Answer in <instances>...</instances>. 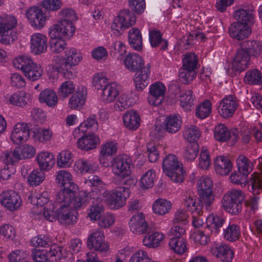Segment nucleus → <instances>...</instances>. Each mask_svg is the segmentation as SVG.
Masks as SVG:
<instances>
[{"instance_id": "obj_47", "label": "nucleus", "mask_w": 262, "mask_h": 262, "mask_svg": "<svg viewBox=\"0 0 262 262\" xmlns=\"http://www.w3.org/2000/svg\"><path fill=\"white\" fill-rule=\"evenodd\" d=\"M194 97L191 90H185L180 92V101L182 106L186 110H190L192 105L193 104Z\"/></svg>"}, {"instance_id": "obj_2", "label": "nucleus", "mask_w": 262, "mask_h": 262, "mask_svg": "<svg viewBox=\"0 0 262 262\" xmlns=\"http://www.w3.org/2000/svg\"><path fill=\"white\" fill-rule=\"evenodd\" d=\"M31 257L35 262H47L49 260H61V262H74L73 254L57 245H52L47 250H32Z\"/></svg>"}, {"instance_id": "obj_39", "label": "nucleus", "mask_w": 262, "mask_h": 262, "mask_svg": "<svg viewBox=\"0 0 262 262\" xmlns=\"http://www.w3.org/2000/svg\"><path fill=\"white\" fill-rule=\"evenodd\" d=\"M171 207L170 202L165 199H159L154 202L152 210L156 214L162 215L169 212Z\"/></svg>"}, {"instance_id": "obj_51", "label": "nucleus", "mask_w": 262, "mask_h": 262, "mask_svg": "<svg viewBox=\"0 0 262 262\" xmlns=\"http://www.w3.org/2000/svg\"><path fill=\"white\" fill-rule=\"evenodd\" d=\"M169 246L174 252L181 254L187 250L186 240L184 238L170 239Z\"/></svg>"}, {"instance_id": "obj_28", "label": "nucleus", "mask_w": 262, "mask_h": 262, "mask_svg": "<svg viewBox=\"0 0 262 262\" xmlns=\"http://www.w3.org/2000/svg\"><path fill=\"white\" fill-rule=\"evenodd\" d=\"M119 94V86L115 83H111L105 88H103L100 93V96L103 102L108 103L114 101Z\"/></svg>"}, {"instance_id": "obj_62", "label": "nucleus", "mask_w": 262, "mask_h": 262, "mask_svg": "<svg viewBox=\"0 0 262 262\" xmlns=\"http://www.w3.org/2000/svg\"><path fill=\"white\" fill-rule=\"evenodd\" d=\"M132 105V102L129 100L126 94L121 95L118 99L114 108L116 111H122L129 107Z\"/></svg>"}, {"instance_id": "obj_15", "label": "nucleus", "mask_w": 262, "mask_h": 262, "mask_svg": "<svg viewBox=\"0 0 262 262\" xmlns=\"http://www.w3.org/2000/svg\"><path fill=\"white\" fill-rule=\"evenodd\" d=\"M214 137L220 142H224L230 139L233 145L238 140V132L236 129L230 131L224 124H219L214 129Z\"/></svg>"}, {"instance_id": "obj_5", "label": "nucleus", "mask_w": 262, "mask_h": 262, "mask_svg": "<svg viewBox=\"0 0 262 262\" xmlns=\"http://www.w3.org/2000/svg\"><path fill=\"white\" fill-rule=\"evenodd\" d=\"M65 53L66 57L61 61L57 69L66 78L71 79L76 75L74 66L81 61L82 57L80 52L74 48L70 49Z\"/></svg>"}, {"instance_id": "obj_11", "label": "nucleus", "mask_w": 262, "mask_h": 262, "mask_svg": "<svg viewBox=\"0 0 262 262\" xmlns=\"http://www.w3.org/2000/svg\"><path fill=\"white\" fill-rule=\"evenodd\" d=\"M73 198H70L69 201L64 199L61 202H58L56 198L55 205L56 207L59 206L57 209V220L62 224L71 225L76 222L77 217L70 211V205Z\"/></svg>"}, {"instance_id": "obj_54", "label": "nucleus", "mask_w": 262, "mask_h": 262, "mask_svg": "<svg viewBox=\"0 0 262 262\" xmlns=\"http://www.w3.org/2000/svg\"><path fill=\"white\" fill-rule=\"evenodd\" d=\"M45 177L43 170L36 169L33 170L29 175L28 181L30 185L36 186L43 181Z\"/></svg>"}, {"instance_id": "obj_3", "label": "nucleus", "mask_w": 262, "mask_h": 262, "mask_svg": "<svg viewBox=\"0 0 262 262\" xmlns=\"http://www.w3.org/2000/svg\"><path fill=\"white\" fill-rule=\"evenodd\" d=\"M56 182L58 186L63 188L56 195L57 202H61L64 199L69 201L70 198L74 196L78 186L74 183L73 177L69 172L64 170L58 171L56 173Z\"/></svg>"}, {"instance_id": "obj_23", "label": "nucleus", "mask_w": 262, "mask_h": 262, "mask_svg": "<svg viewBox=\"0 0 262 262\" xmlns=\"http://www.w3.org/2000/svg\"><path fill=\"white\" fill-rule=\"evenodd\" d=\"M47 38L40 33H35L31 36V48L32 52L36 55L46 52L47 49Z\"/></svg>"}, {"instance_id": "obj_61", "label": "nucleus", "mask_w": 262, "mask_h": 262, "mask_svg": "<svg viewBox=\"0 0 262 262\" xmlns=\"http://www.w3.org/2000/svg\"><path fill=\"white\" fill-rule=\"evenodd\" d=\"M211 160L208 150L203 147L199 157V167L202 169H207L210 166Z\"/></svg>"}, {"instance_id": "obj_55", "label": "nucleus", "mask_w": 262, "mask_h": 262, "mask_svg": "<svg viewBox=\"0 0 262 262\" xmlns=\"http://www.w3.org/2000/svg\"><path fill=\"white\" fill-rule=\"evenodd\" d=\"M73 162L72 154L69 150H63L57 156V164L60 167H68Z\"/></svg>"}, {"instance_id": "obj_43", "label": "nucleus", "mask_w": 262, "mask_h": 262, "mask_svg": "<svg viewBox=\"0 0 262 262\" xmlns=\"http://www.w3.org/2000/svg\"><path fill=\"white\" fill-rule=\"evenodd\" d=\"M251 186V191L253 195H257L262 191V174L258 172L253 173L249 180Z\"/></svg>"}, {"instance_id": "obj_9", "label": "nucleus", "mask_w": 262, "mask_h": 262, "mask_svg": "<svg viewBox=\"0 0 262 262\" xmlns=\"http://www.w3.org/2000/svg\"><path fill=\"white\" fill-rule=\"evenodd\" d=\"M130 195L129 189L125 187H117L108 193L106 202L112 209H118L124 206Z\"/></svg>"}, {"instance_id": "obj_7", "label": "nucleus", "mask_w": 262, "mask_h": 262, "mask_svg": "<svg viewBox=\"0 0 262 262\" xmlns=\"http://www.w3.org/2000/svg\"><path fill=\"white\" fill-rule=\"evenodd\" d=\"M112 170L114 174L124 179L129 177L133 167L131 158L127 155H118L111 161Z\"/></svg>"}, {"instance_id": "obj_1", "label": "nucleus", "mask_w": 262, "mask_h": 262, "mask_svg": "<svg viewBox=\"0 0 262 262\" xmlns=\"http://www.w3.org/2000/svg\"><path fill=\"white\" fill-rule=\"evenodd\" d=\"M125 67L131 72L136 71L134 82L136 90L143 91L149 83L151 66H144V61L138 54H129L124 60Z\"/></svg>"}, {"instance_id": "obj_24", "label": "nucleus", "mask_w": 262, "mask_h": 262, "mask_svg": "<svg viewBox=\"0 0 262 262\" xmlns=\"http://www.w3.org/2000/svg\"><path fill=\"white\" fill-rule=\"evenodd\" d=\"M99 142V137L92 134L80 137L77 142V145L79 148L88 151L95 148Z\"/></svg>"}, {"instance_id": "obj_12", "label": "nucleus", "mask_w": 262, "mask_h": 262, "mask_svg": "<svg viewBox=\"0 0 262 262\" xmlns=\"http://www.w3.org/2000/svg\"><path fill=\"white\" fill-rule=\"evenodd\" d=\"M75 31L73 22L62 19L51 27L49 35L51 37H70Z\"/></svg>"}, {"instance_id": "obj_22", "label": "nucleus", "mask_w": 262, "mask_h": 262, "mask_svg": "<svg viewBox=\"0 0 262 262\" xmlns=\"http://www.w3.org/2000/svg\"><path fill=\"white\" fill-rule=\"evenodd\" d=\"M229 33L231 37L237 40H243L251 33L250 26L239 22H235L229 27Z\"/></svg>"}, {"instance_id": "obj_26", "label": "nucleus", "mask_w": 262, "mask_h": 262, "mask_svg": "<svg viewBox=\"0 0 262 262\" xmlns=\"http://www.w3.org/2000/svg\"><path fill=\"white\" fill-rule=\"evenodd\" d=\"M241 48L248 53L249 56H259L262 52V42L255 40H245L242 42Z\"/></svg>"}, {"instance_id": "obj_20", "label": "nucleus", "mask_w": 262, "mask_h": 262, "mask_svg": "<svg viewBox=\"0 0 262 262\" xmlns=\"http://www.w3.org/2000/svg\"><path fill=\"white\" fill-rule=\"evenodd\" d=\"M250 56L242 48L237 50L232 63V69L241 73L245 71L250 64Z\"/></svg>"}, {"instance_id": "obj_10", "label": "nucleus", "mask_w": 262, "mask_h": 262, "mask_svg": "<svg viewBox=\"0 0 262 262\" xmlns=\"http://www.w3.org/2000/svg\"><path fill=\"white\" fill-rule=\"evenodd\" d=\"M213 183L208 178H201L197 183V190L201 201L207 210L210 209L211 204L214 200L212 193Z\"/></svg>"}, {"instance_id": "obj_57", "label": "nucleus", "mask_w": 262, "mask_h": 262, "mask_svg": "<svg viewBox=\"0 0 262 262\" xmlns=\"http://www.w3.org/2000/svg\"><path fill=\"white\" fill-rule=\"evenodd\" d=\"M76 192L74 193V196L71 200L70 205L73 204L71 208H74L75 209H79L85 206L88 197V193L85 191H81L79 193L76 195Z\"/></svg>"}, {"instance_id": "obj_35", "label": "nucleus", "mask_w": 262, "mask_h": 262, "mask_svg": "<svg viewBox=\"0 0 262 262\" xmlns=\"http://www.w3.org/2000/svg\"><path fill=\"white\" fill-rule=\"evenodd\" d=\"M164 238L162 233L154 232L152 233H147L143 239L142 242L144 246L149 248H155L160 246Z\"/></svg>"}, {"instance_id": "obj_48", "label": "nucleus", "mask_w": 262, "mask_h": 262, "mask_svg": "<svg viewBox=\"0 0 262 262\" xmlns=\"http://www.w3.org/2000/svg\"><path fill=\"white\" fill-rule=\"evenodd\" d=\"M244 80L249 84H260L262 83V74L257 69L250 70L247 72Z\"/></svg>"}, {"instance_id": "obj_53", "label": "nucleus", "mask_w": 262, "mask_h": 262, "mask_svg": "<svg viewBox=\"0 0 262 262\" xmlns=\"http://www.w3.org/2000/svg\"><path fill=\"white\" fill-rule=\"evenodd\" d=\"M118 16L124 23L127 28L133 26L136 21V17L134 13L130 12L129 9H125L121 10Z\"/></svg>"}, {"instance_id": "obj_14", "label": "nucleus", "mask_w": 262, "mask_h": 262, "mask_svg": "<svg viewBox=\"0 0 262 262\" xmlns=\"http://www.w3.org/2000/svg\"><path fill=\"white\" fill-rule=\"evenodd\" d=\"M26 16L31 26L35 29H40L45 25V15L38 7H30L26 11Z\"/></svg>"}, {"instance_id": "obj_58", "label": "nucleus", "mask_w": 262, "mask_h": 262, "mask_svg": "<svg viewBox=\"0 0 262 262\" xmlns=\"http://www.w3.org/2000/svg\"><path fill=\"white\" fill-rule=\"evenodd\" d=\"M62 37H51L50 40V49L52 53L58 54L64 50L66 42Z\"/></svg>"}, {"instance_id": "obj_21", "label": "nucleus", "mask_w": 262, "mask_h": 262, "mask_svg": "<svg viewBox=\"0 0 262 262\" xmlns=\"http://www.w3.org/2000/svg\"><path fill=\"white\" fill-rule=\"evenodd\" d=\"M130 231L135 234H144L146 232L148 225L145 220L142 213H139L133 215L129 222Z\"/></svg>"}, {"instance_id": "obj_45", "label": "nucleus", "mask_w": 262, "mask_h": 262, "mask_svg": "<svg viewBox=\"0 0 262 262\" xmlns=\"http://www.w3.org/2000/svg\"><path fill=\"white\" fill-rule=\"evenodd\" d=\"M76 165L81 173H93L99 169L96 163L85 159L79 160Z\"/></svg>"}, {"instance_id": "obj_25", "label": "nucleus", "mask_w": 262, "mask_h": 262, "mask_svg": "<svg viewBox=\"0 0 262 262\" xmlns=\"http://www.w3.org/2000/svg\"><path fill=\"white\" fill-rule=\"evenodd\" d=\"M214 168L217 173L221 176H227L232 170V164L227 158L219 156L214 160Z\"/></svg>"}, {"instance_id": "obj_56", "label": "nucleus", "mask_w": 262, "mask_h": 262, "mask_svg": "<svg viewBox=\"0 0 262 262\" xmlns=\"http://www.w3.org/2000/svg\"><path fill=\"white\" fill-rule=\"evenodd\" d=\"M155 173L152 170H149L143 175L140 180V186L143 189H148L154 186Z\"/></svg>"}, {"instance_id": "obj_64", "label": "nucleus", "mask_w": 262, "mask_h": 262, "mask_svg": "<svg viewBox=\"0 0 262 262\" xmlns=\"http://www.w3.org/2000/svg\"><path fill=\"white\" fill-rule=\"evenodd\" d=\"M129 262H153V260L146 251L139 250L132 255Z\"/></svg>"}, {"instance_id": "obj_8", "label": "nucleus", "mask_w": 262, "mask_h": 262, "mask_svg": "<svg viewBox=\"0 0 262 262\" xmlns=\"http://www.w3.org/2000/svg\"><path fill=\"white\" fill-rule=\"evenodd\" d=\"M17 21L13 16L2 17L0 23V40L5 44H10L17 39V34L11 30L16 27Z\"/></svg>"}, {"instance_id": "obj_40", "label": "nucleus", "mask_w": 262, "mask_h": 262, "mask_svg": "<svg viewBox=\"0 0 262 262\" xmlns=\"http://www.w3.org/2000/svg\"><path fill=\"white\" fill-rule=\"evenodd\" d=\"M244 195L241 190H232L226 193L222 200V206L234 203L239 200H244Z\"/></svg>"}, {"instance_id": "obj_42", "label": "nucleus", "mask_w": 262, "mask_h": 262, "mask_svg": "<svg viewBox=\"0 0 262 262\" xmlns=\"http://www.w3.org/2000/svg\"><path fill=\"white\" fill-rule=\"evenodd\" d=\"M184 205L192 213H196L198 215L202 214V208L204 203H202L201 198L197 202L194 200L192 196H189L184 200Z\"/></svg>"}, {"instance_id": "obj_4", "label": "nucleus", "mask_w": 262, "mask_h": 262, "mask_svg": "<svg viewBox=\"0 0 262 262\" xmlns=\"http://www.w3.org/2000/svg\"><path fill=\"white\" fill-rule=\"evenodd\" d=\"M13 64L15 68L21 70L25 76L32 81L38 80L43 74L41 66L27 56H18L14 59Z\"/></svg>"}, {"instance_id": "obj_31", "label": "nucleus", "mask_w": 262, "mask_h": 262, "mask_svg": "<svg viewBox=\"0 0 262 262\" xmlns=\"http://www.w3.org/2000/svg\"><path fill=\"white\" fill-rule=\"evenodd\" d=\"M125 126L129 129L135 130L140 125V118L138 114L134 111H130L123 116Z\"/></svg>"}, {"instance_id": "obj_63", "label": "nucleus", "mask_w": 262, "mask_h": 262, "mask_svg": "<svg viewBox=\"0 0 262 262\" xmlns=\"http://www.w3.org/2000/svg\"><path fill=\"white\" fill-rule=\"evenodd\" d=\"M75 85L71 81H67L62 83L59 88L58 95L60 97L65 98L75 91Z\"/></svg>"}, {"instance_id": "obj_32", "label": "nucleus", "mask_w": 262, "mask_h": 262, "mask_svg": "<svg viewBox=\"0 0 262 262\" xmlns=\"http://www.w3.org/2000/svg\"><path fill=\"white\" fill-rule=\"evenodd\" d=\"M149 41L152 47H159L161 50H165L168 47V41L162 38V33L158 30H151L149 33Z\"/></svg>"}, {"instance_id": "obj_29", "label": "nucleus", "mask_w": 262, "mask_h": 262, "mask_svg": "<svg viewBox=\"0 0 262 262\" xmlns=\"http://www.w3.org/2000/svg\"><path fill=\"white\" fill-rule=\"evenodd\" d=\"M36 159L39 168L43 170H49L55 164L54 156L48 152H41L38 154Z\"/></svg>"}, {"instance_id": "obj_16", "label": "nucleus", "mask_w": 262, "mask_h": 262, "mask_svg": "<svg viewBox=\"0 0 262 262\" xmlns=\"http://www.w3.org/2000/svg\"><path fill=\"white\" fill-rule=\"evenodd\" d=\"M0 202L8 210L14 211L20 206V197L13 190L4 191L0 194Z\"/></svg>"}, {"instance_id": "obj_13", "label": "nucleus", "mask_w": 262, "mask_h": 262, "mask_svg": "<svg viewBox=\"0 0 262 262\" xmlns=\"http://www.w3.org/2000/svg\"><path fill=\"white\" fill-rule=\"evenodd\" d=\"M104 236L101 230H97L91 233L88 238V247L101 253H105L108 251L109 246L104 241Z\"/></svg>"}, {"instance_id": "obj_19", "label": "nucleus", "mask_w": 262, "mask_h": 262, "mask_svg": "<svg viewBox=\"0 0 262 262\" xmlns=\"http://www.w3.org/2000/svg\"><path fill=\"white\" fill-rule=\"evenodd\" d=\"M237 103L236 99L232 95L225 97L220 103L218 112L224 118L231 117L234 114Z\"/></svg>"}, {"instance_id": "obj_30", "label": "nucleus", "mask_w": 262, "mask_h": 262, "mask_svg": "<svg viewBox=\"0 0 262 262\" xmlns=\"http://www.w3.org/2000/svg\"><path fill=\"white\" fill-rule=\"evenodd\" d=\"M207 228L211 232L217 233L225 223V220L222 216L211 214L206 219Z\"/></svg>"}, {"instance_id": "obj_38", "label": "nucleus", "mask_w": 262, "mask_h": 262, "mask_svg": "<svg viewBox=\"0 0 262 262\" xmlns=\"http://www.w3.org/2000/svg\"><path fill=\"white\" fill-rule=\"evenodd\" d=\"M224 237L229 242H235L241 236L239 227L235 224H230L224 230Z\"/></svg>"}, {"instance_id": "obj_6", "label": "nucleus", "mask_w": 262, "mask_h": 262, "mask_svg": "<svg viewBox=\"0 0 262 262\" xmlns=\"http://www.w3.org/2000/svg\"><path fill=\"white\" fill-rule=\"evenodd\" d=\"M163 172L174 183H182L184 179L185 171L180 166L177 158L173 154H169L163 160Z\"/></svg>"}, {"instance_id": "obj_60", "label": "nucleus", "mask_w": 262, "mask_h": 262, "mask_svg": "<svg viewBox=\"0 0 262 262\" xmlns=\"http://www.w3.org/2000/svg\"><path fill=\"white\" fill-rule=\"evenodd\" d=\"M200 136L201 133L198 127L192 125L187 126L184 133V137L190 143L191 142H196Z\"/></svg>"}, {"instance_id": "obj_46", "label": "nucleus", "mask_w": 262, "mask_h": 262, "mask_svg": "<svg viewBox=\"0 0 262 262\" xmlns=\"http://www.w3.org/2000/svg\"><path fill=\"white\" fill-rule=\"evenodd\" d=\"M85 93L77 92L71 97L69 100V107L73 110L81 109L85 103Z\"/></svg>"}, {"instance_id": "obj_44", "label": "nucleus", "mask_w": 262, "mask_h": 262, "mask_svg": "<svg viewBox=\"0 0 262 262\" xmlns=\"http://www.w3.org/2000/svg\"><path fill=\"white\" fill-rule=\"evenodd\" d=\"M237 165L240 174L247 177L252 171L251 161L245 156L240 155L237 159Z\"/></svg>"}, {"instance_id": "obj_59", "label": "nucleus", "mask_w": 262, "mask_h": 262, "mask_svg": "<svg viewBox=\"0 0 262 262\" xmlns=\"http://www.w3.org/2000/svg\"><path fill=\"white\" fill-rule=\"evenodd\" d=\"M91 128H93L95 129H97L98 128L96 116L95 115H91L84 122L81 123L79 126L78 129L79 131L84 133Z\"/></svg>"}, {"instance_id": "obj_52", "label": "nucleus", "mask_w": 262, "mask_h": 262, "mask_svg": "<svg viewBox=\"0 0 262 262\" xmlns=\"http://www.w3.org/2000/svg\"><path fill=\"white\" fill-rule=\"evenodd\" d=\"M1 159L3 162L8 164H14L15 162L20 160V155L18 154V149H15L13 151L7 150L3 152L1 156Z\"/></svg>"}, {"instance_id": "obj_33", "label": "nucleus", "mask_w": 262, "mask_h": 262, "mask_svg": "<svg viewBox=\"0 0 262 262\" xmlns=\"http://www.w3.org/2000/svg\"><path fill=\"white\" fill-rule=\"evenodd\" d=\"M234 17L236 22L248 26L253 24V11L249 9H240L235 11Z\"/></svg>"}, {"instance_id": "obj_17", "label": "nucleus", "mask_w": 262, "mask_h": 262, "mask_svg": "<svg viewBox=\"0 0 262 262\" xmlns=\"http://www.w3.org/2000/svg\"><path fill=\"white\" fill-rule=\"evenodd\" d=\"M165 91V85L161 82H156L151 84L148 97L149 104L153 106L160 105L164 100Z\"/></svg>"}, {"instance_id": "obj_18", "label": "nucleus", "mask_w": 262, "mask_h": 262, "mask_svg": "<svg viewBox=\"0 0 262 262\" xmlns=\"http://www.w3.org/2000/svg\"><path fill=\"white\" fill-rule=\"evenodd\" d=\"M30 134L29 126L25 123H18L14 126L10 137L14 143L19 144L26 142Z\"/></svg>"}, {"instance_id": "obj_41", "label": "nucleus", "mask_w": 262, "mask_h": 262, "mask_svg": "<svg viewBox=\"0 0 262 262\" xmlns=\"http://www.w3.org/2000/svg\"><path fill=\"white\" fill-rule=\"evenodd\" d=\"M183 66L182 68L194 71L198 69V59L193 53H187L183 55Z\"/></svg>"}, {"instance_id": "obj_27", "label": "nucleus", "mask_w": 262, "mask_h": 262, "mask_svg": "<svg viewBox=\"0 0 262 262\" xmlns=\"http://www.w3.org/2000/svg\"><path fill=\"white\" fill-rule=\"evenodd\" d=\"M212 254L219 258L223 262H230L234 256V252L226 245H221L212 248Z\"/></svg>"}, {"instance_id": "obj_50", "label": "nucleus", "mask_w": 262, "mask_h": 262, "mask_svg": "<svg viewBox=\"0 0 262 262\" xmlns=\"http://www.w3.org/2000/svg\"><path fill=\"white\" fill-rule=\"evenodd\" d=\"M199 150V145L196 142L189 143L185 148L183 157L187 161H192L196 158Z\"/></svg>"}, {"instance_id": "obj_49", "label": "nucleus", "mask_w": 262, "mask_h": 262, "mask_svg": "<svg viewBox=\"0 0 262 262\" xmlns=\"http://www.w3.org/2000/svg\"><path fill=\"white\" fill-rule=\"evenodd\" d=\"M211 113V103L209 100H205L197 106L195 110L196 116L204 119L208 117Z\"/></svg>"}, {"instance_id": "obj_34", "label": "nucleus", "mask_w": 262, "mask_h": 262, "mask_svg": "<svg viewBox=\"0 0 262 262\" xmlns=\"http://www.w3.org/2000/svg\"><path fill=\"white\" fill-rule=\"evenodd\" d=\"M182 121L179 115H170L166 118L164 122L165 130L169 133H175L181 128Z\"/></svg>"}, {"instance_id": "obj_37", "label": "nucleus", "mask_w": 262, "mask_h": 262, "mask_svg": "<svg viewBox=\"0 0 262 262\" xmlns=\"http://www.w3.org/2000/svg\"><path fill=\"white\" fill-rule=\"evenodd\" d=\"M128 41L130 45L137 51L142 48V38L139 30L137 28L131 29L128 33Z\"/></svg>"}, {"instance_id": "obj_36", "label": "nucleus", "mask_w": 262, "mask_h": 262, "mask_svg": "<svg viewBox=\"0 0 262 262\" xmlns=\"http://www.w3.org/2000/svg\"><path fill=\"white\" fill-rule=\"evenodd\" d=\"M39 100L40 103H45L48 106L53 107L57 104L58 98L53 90L47 89L40 93Z\"/></svg>"}]
</instances>
